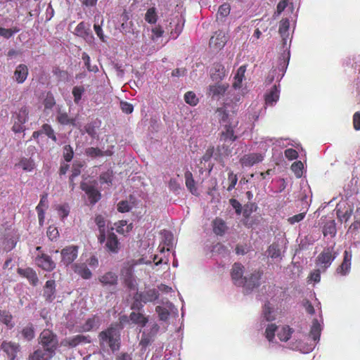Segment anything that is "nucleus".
Masks as SVG:
<instances>
[{
	"label": "nucleus",
	"instance_id": "obj_1",
	"mask_svg": "<svg viewBox=\"0 0 360 360\" xmlns=\"http://www.w3.org/2000/svg\"><path fill=\"white\" fill-rule=\"evenodd\" d=\"M99 345L103 351L109 349L112 352L120 349V333L116 327L110 326L98 335Z\"/></svg>",
	"mask_w": 360,
	"mask_h": 360
},
{
	"label": "nucleus",
	"instance_id": "obj_2",
	"mask_svg": "<svg viewBox=\"0 0 360 360\" xmlns=\"http://www.w3.org/2000/svg\"><path fill=\"white\" fill-rule=\"evenodd\" d=\"M159 297V292L157 289H148L142 292H137L133 297V303L131 304V309L141 310L143 304L148 302H154Z\"/></svg>",
	"mask_w": 360,
	"mask_h": 360
},
{
	"label": "nucleus",
	"instance_id": "obj_3",
	"mask_svg": "<svg viewBox=\"0 0 360 360\" xmlns=\"http://www.w3.org/2000/svg\"><path fill=\"white\" fill-rule=\"evenodd\" d=\"M39 344L41 348L56 354L58 347V340L57 335L51 330L45 329L39 335Z\"/></svg>",
	"mask_w": 360,
	"mask_h": 360
},
{
	"label": "nucleus",
	"instance_id": "obj_4",
	"mask_svg": "<svg viewBox=\"0 0 360 360\" xmlns=\"http://www.w3.org/2000/svg\"><path fill=\"white\" fill-rule=\"evenodd\" d=\"M337 253L334 251L333 247L326 248L317 257V264L326 269L336 258Z\"/></svg>",
	"mask_w": 360,
	"mask_h": 360
},
{
	"label": "nucleus",
	"instance_id": "obj_5",
	"mask_svg": "<svg viewBox=\"0 0 360 360\" xmlns=\"http://www.w3.org/2000/svg\"><path fill=\"white\" fill-rule=\"evenodd\" d=\"M28 110L26 107H22L14 117V123L12 127L15 133H20L25 129L24 124L28 120Z\"/></svg>",
	"mask_w": 360,
	"mask_h": 360
},
{
	"label": "nucleus",
	"instance_id": "obj_6",
	"mask_svg": "<svg viewBox=\"0 0 360 360\" xmlns=\"http://www.w3.org/2000/svg\"><path fill=\"white\" fill-rule=\"evenodd\" d=\"M74 34L84 39L89 44L93 43L94 40L90 25L84 22H81L77 25Z\"/></svg>",
	"mask_w": 360,
	"mask_h": 360
},
{
	"label": "nucleus",
	"instance_id": "obj_7",
	"mask_svg": "<svg viewBox=\"0 0 360 360\" xmlns=\"http://www.w3.org/2000/svg\"><path fill=\"white\" fill-rule=\"evenodd\" d=\"M260 278L261 274L255 271L250 275L244 276V282L241 286L244 288L246 292H248L259 285Z\"/></svg>",
	"mask_w": 360,
	"mask_h": 360
},
{
	"label": "nucleus",
	"instance_id": "obj_8",
	"mask_svg": "<svg viewBox=\"0 0 360 360\" xmlns=\"http://www.w3.org/2000/svg\"><path fill=\"white\" fill-rule=\"evenodd\" d=\"M62 256V262L68 266L72 264L77 257L78 247L70 245L63 248L60 252Z\"/></svg>",
	"mask_w": 360,
	"mask_h": 360
},
{
	"label": "nucleus",
	"instance_id": "obj_9",
	"mask_svg": "<svg viewBox=\"0 0 360 360\" xmlns=\"http://www.w3.org/2000/svg\"><path fill=\"white\" fill-rule=\"evenodd\" d=\"M104 243V247L108 252L116 254L119 252L120 249V243L114 233L108 232L107 236H105Z\"/></svg>",
	"mask_w": 360,
	"mask_h": 360
},
{
	"label": "nucleus",
	"instance_id": "obj_10",
	"mask_svg": "<svg viewBox=\"0 0 360 360\" xmlns=\"http://www.w3.org/2000/svg\"><path fill=\"white\" fill-rule=\"evenodd\" d=\"M352 252L351 250H346L344 252V258L342 264L337 268V274L341 276L347 275L351 269Z\"/></svg>",
	"mask_w": 360,
	"mask_h": 360
},
{
	"label": "nucleus",
	"instance_id": "obj_11",
	"mask_svg": "<svg viewBox=\"0 0 360 360\" xmlns=\"http://www.w3.org/2000/svg\"><path fill=\"white\" fill-rule=\"evenodd\" d=\"M237 110L238 108H236V103H234L233 105H231L230 103H226L224 108L217 109V112L219 120L224 122H226L230 121L231 117L232 116V115L230 114V112L231 111L233 115Z\"/></svg>",
	"mask_w": 360,
	"mask_h": 360
},
{
	"label": "nucleus",
	"instance_id": "obj_12",
	"mask_svg": "<svg viewBox=\"0 0 360 360\" xmlns=\"http://www.w3.org/2000/svg\"><path fill=\"white\" fill-rule=\"evenodd\" d=\"M81 189L87 194L90 200L91 203L95 204L101 198V193L97 189L92 185H89L87 183L82 182L80 185Z\"/></svg>",
	"mask_w": 360,
	"mask_h": 360
},
{
	"label": "nucleus",
	"instance_id": "obj_13",
	"mask_svg": "<svg viewBox=\"0 0 360 360\" xmlns=\"http://www.w3.org/2000/svg\"><path fill=\"white\" fill-rule=\"evenodd\" d=\"M174 309V304L167 301L163 306L158 305L155 307V311L158 314L159 319L162 321H167L169 319V314Z\"/></svg>",
	"mask_w": 360,
	"mask_h": 360
},
{
	"label": "nucleus",
	"instance_id": "obj_14",
	"mask_svg": "<svg viewBox=\"0 0 360 360\" xmlns=\"http://www.w3.org/2000/svg\"><path fill=\"white\" fill-rule=\"evenodd\" d=\"M55 354L52 352L40 347L29 355L28 360H51Z\"/></svg>",
	"mask_w": 360,
	"mask_h": 360
},
{
	"label": "nucleus",
	"instance_id": "obj_15",
	"mask_svg": "<svg viewBox=\"0 0 360 360\" xmlns=\"http://www.w3.org/2000/svg\"><path fill=\"white\" fill-rule=\"evenodd\" d=\"M227 41V37L222 31H218L210 39V46L221 49Z\"/></svg>",
	"mask_w": 360,
	"mask_h": 360
},
{
	"label": "nucleus",
	"instance_id": "obj_16",
	"mask_svg": "<svg viewBox=\"0 0 360 360\" xmlns=\"http://www.w3.org/2000/svg\"><path fill=\"white\" fill-rule=\"evenodd\" d=\"M35 262L39 267L46 271H51L56 267V264L52 259L45 254L37 257Z\"/></svg>",
	"mask_w": 360,
	"mask_h": 360
},
{
	"label": "nucleus",
	"instance_id": "obj_17",
	"mask_svg": "<svg viewBox=\"0 0 360 360\" xmlns=\"http://www.w3.org/2000/svg\"><path fill=\"white\" fill-rule=\"evenodd\" d=\"M48 208V195L44 194L41 195L39 203L36 207L38 214L39 224L40 226L44 224L45 218V210Z\"/></svg>",
	"mask_w": 360,
	"mask_h": 360
},
{
	"label": "nucleus",
	"instance_id": "obj_18",
	"mask_svg": "<svg viewBox=\"0 0 360 360\" xmlns=\"http://www.w3.org/2000/svg\"><path fill=\"white\" fill-rule=\"evenodd\" d=\"M243 266L239 263H235L233 265L231 271V277L236 285L240 286L244 282Z\"/></svg>",
	"mask_w": 360,
	"mask_h": 360
},
{
	"label": "nucleus",
	"instance_id": "obj_19",
	"mask_svg": "<svg viewBox=\"0 0 360 360\" xmlns=\"http://www.w3.org/2000/svg\"><path fill=\"white\" fill-rule=\"evenodd\" d=\"M98 281L103 286L114 287L117 284L118 277L115 273L108 271L99 276Z\"/></svg>",
	"mask_w": 360,
	"mask_h": 360
},
{
	"label": "nucleus",
	"instance_id": "obj_20",
	"mask_svg": "<svg viewBox=\"0 0 360 360\" xmlns=\"http://www.w3.org/2000/svg\"><path fill=\"white\" fill-rule=\"evenodd\" d=\"M264 157L260 153H250L245 155L240 159V163L245 167H251L255 164L262 162Z\"/></svg>",
	"mask_w": 360,
	"mask_h": 360
},
{
	"label": "nucleus",
	"instance_id": "obj_21",
	"mask_svg": "<svg viewBox=\"0 0 360 360\" xmlns=\"http://www.w3.org/2000/svg\"><path fill=\"white\" fill-rule=\"evenodd\" d=\"M226 75L224 66L220 63L214 64L211 70V78L213 81L219 82L221 81Z\"/></svg>",
	"mask_w": 360,
	"mask_h": 360
},
{
	"label": "nucleus",
	"instance_id": "obj_22",
	"mask_svg": "<svg viewBox=\"0 0 360 360\" xmlns=\"http://www.w3.org/2000/svg\"><path fill=\"white\" fill-rule=\"evenodd\" d=\"M27 75V66L24 64H20L14 71L13 78L18 84H22L26 80Z\"/></svg>",
	"mask_w": 360,
	"mask_h": 360
},
{
	"label": "nucleus",
	"instance_id": "obj_23",
	"mask_svg": "<svg viewBox=\"0 0 360 360\" xmlns=\"http://www.w3.org/2000/svg\"><path fill=\"white\" fill-rule=\"evenodd\" d=\"M237 124V122L234 124V127ZM237 139V136L234 134L233 126L232 123L225 125V131H223L221 134V141L224 142L231 141L233 142Z\"/></svg>",
	"mask_w": 360,
	"mask_h": 360
},
{
	"label": "nucleus",
	"instance_id": "obj_24",
	"mask_svg": "<svg viewBox=\"0 0 360 360\" xmlns=\"http://www.w3.org/2000/svg\"><path fill=\"white\" fill-rule=\"evenodd\" d=\"M55 281L53 280L47 281L44 290V297L46 300L51 302L55 298Z\"/></svg>",
	"mask_w": 360,
	"mask_h": 360
},
{
	"label": "nucleus",
	"instance_id": "obj_25",
	"mask_svg": "<svg viewBox=\"0 0 360 360\" xmlns=\"http://www.w3.org/2000/svg\"><path fill=\"white\" fill-rule=\"evenodd\" d=\"M95 222L98 228L99 235L98 236V240L101 244L104 243L105 240V221L103 217L98 215L95 218Z\"/></svg>",
	"mask_w": 360,
	"mask_h": 360
},
{
	"label": "nucleus",
	"instance_id": "obj_26",
	"mask_svg": "<svg viewBox=\"0 0 360 360\" xmlns=\"http://www.w3.org/2000/svg\"><path fill=\"white\" fill-rule=\"evenodd\" d=\"M18 271L19 274L26 277L32 285H37V284L38 283V277L37 276L36 272L32 269H18Z\"/></svg>",
	"mask_w": 360,
	"mask_h": 360
},
{
	"label": "nucleus",
	"instance_id": "obj_27",
	"mask_svg": "<svg viewBox=\"0 0 360 360\" xmlns=\"http://www.w3.org/2000/svg\"><path fill=\"white\" fill-rule=\"evenodd\" d=\"M228 86V84H219V82H217V84L214 85H210L208 92L209 95L212 97L223 96Z\"/></svg>",
	"mask_w": 360,
	"mask_h": 360
},
{
	"label": "nucleus",
	"instance_id": "obj_28",
	"mask_svg": "<svg viewBox=\"0 0 360 360\" xmlns=\"http://www.w3.org/2000/svg\"><path fill=\"white\" fill-rule=\"evenodd\" d=\"M74 271L84 279H89L92 273L85 264H75L73 266Z\"/></svg>",
	"mask_w": 360,
	"mask_h": 360
},
{
	"label": "nucleus",
	"instance_id": "obj_29",
	"mask_svg": "<svg viewBox=\"0 0 360 360\" xmlns=\"http://www.w3.org/2000/svg\"><path fill=\"white\" fill-rule=\"evenodd\" d=\"M213 231L218 236H223L228 229V227L224 220L216 218L212 221Z\"/></svg>",
	"mask_w": 360,
	"mask_h": 360
},
{
	"label": "nucleus",
	"instance_id": "obj_30",
	"mask_svg": "<svg viewBox=\"0 0 360 360\" xmlns=\"http://www.w3.org/2000/svg\"><path fill=\"white\" fill-rule=\"evenodd\" d=\"M161 234H162V240L164 245L162 248H160V252H163L165 250V248H167V251H169L170 248H172L173 247V240H174L173 235L171 232H169L168 231H165V230L163 231Z\"/></svg>",
	"mask_w": 360,
	"mask_h": 360
},
{
	"label": "nucleus",
	"instance_id": "obj_31",
	"mask_svg": "<svg viewBox=\"0 0 360 360\" xmlns=\"http://www.w3.org/2000/svg\"><path fill=\"white\" fill-rule=\"evenodd\" d=\"M91 338L89 335H77L70 338L68 340V345L70 347H76L82 343H90Z\"/></svg>",
	"mask_w": 360,
	"mask_h": 360
},
{
	"label": "nucleus",
	"instance_id": "obj_32",
	"mask_svg": "<svg viewBox=\"0 0 360 360\" xmlns=\"http://www.w3.org/2000/svg\"><path fill=\"white\" fill-rule=\"evenodd\" d=\"M279 93L280 91L276 86L274 85L271 91L266 94L265 96L266 103L270 105H273L279 98Z\"/></svg>",
	"mask_w": 360,
	"mask_h": 360
},
{
	"label": "nucleus",
	"instance_id": "obj_33",
	"mask_svg": "<svg viewBox=\"0 0 360 360\" xmlns=\"http://www.w3.org/2000/svg\"><path fill=\"white\" fill-rule=\"evenodd\" d=\"M130 320L135 324L144 327L148 321V319L143 314L133 311L129 315Z\"/></svg>",
	"mask_w": 360,
	"mask_h": 360
},
{
	"label": "nucleus",
	"instance_id": "obj_34",
	"mask_svg": "<svg viewBox=\"0 0 360 360\" xmlns=\"http://www.w3.org/2000/svg\"><path fill=\"white\" fill-rule=\"evenodd\" d=\"M290 26V22L288 19L282 20L279 25V33L283 38V44H286L287 39L288 37V29Z\"/></svg>",
	"mask_w": 360,
	"mask_h": 360
},
{
	"label": "nucleus",
	"instance_id": "obj_35",
	"mask_svg": "<svg viewBox=\"0 0 360 360\" xmlns=\"http://www.w3.org/2000/svg\"><path fill=\"white\" fill-rule=\"evenodd\" d=\"M18 345L12 342H4L1 349L10 356L14 358L18 350Z\"/></svg>",
	"mask_w": 360,
	"mask_h": 360
},
{
	"label": "nucleus",
	"instance_id": "obj_36",
	"mask_svg": "<svg viewBox=\"0 0 360 360\" xmlns=\"http://www.w3.org/2000/svg\"><path fill=\"white\" fill-rule=\"evenodd\" d=\"M154 340V338H153L150 334H147L146 331H143L141 335V339L139 342V346H141V351L144 352L146 350V348L148 345H150Z\"/></svg>",
	"mask_w": 360,
	"mask_h": 360
},
{
	"label": "nucleus",
	"instance_id": "obj_37",
	"mask_svg": "<svg viewBox=\"0 0 360 360\" xmlns=\"http://www.w3.org/2000/svg\"><path fill=\"white\" fill-rule=\"evenodd\" d=\"M245 66H240L234 77V82L233 83V86L235 89H239L241 86V83L244 77V74L245 72Z\"/></svg>",
	"mask_w": 360,
	"mask_h": 360
},
{
	"label": "nucleus",
	"instance_id": "obj_38",
	"mask_svg": "<svg viewBox=\"0 0 360 360\" xmlns=\"http://www.w3.org/2000/svg\"><path fill=\"white\" fill-rule=\"evenodd\" d=\"M321 325L319 323L317 320H314L312 323V326L310 331V336L314 341L319 340L321 335Z\"/></svg>",
	"mask_w": 360,
	"mask_h": 360
},
{
	"label": "nucleus",
	"instance_id": "obj_39",
	"mask_svg": "<svg viewBox=\"0 0 360 360\" xmlns=\"http://www.w3.org/2000/svg\"><path fill=\"white\" fill-rule=\"evenodd\" d=\"M18 165L26 172H31L35 167V164L31 158H22Z\"/></svg>",
	"mask_w": 360,
	"mask_h": 360
},
{
	"label": "nucleus",
	"instance_id": "obj_40",
	"mask_svg": "<svg viewBox=\"0 0 360 360\" xmlns=\"http://www.w3.org/2000/svg\"><path fill=\"white\" fill-rule=\"evenodd\" d=\"M12 315L6 311H0V321L6 325L9 328L14 326V323L12 321Z\"/></svg>",
	"mask_w": 360,
	"mask_h": 360
},
{
	"label": "nucleus",
	"instance_id": "obj_41",
	"mask_svg": "<svg viewBox=\"0 0 360 360\" xmlns=\"http://www.w3.org/2000/svg\"><path fill=\"white\" fill-rule=\"evenodd\" d=\"M16 245V240L13 236H8L2 242V247L6 252L11 251L15 248Z\"/></svg>",
	"mask_w": 360,
	"mask_h": 360
},
{
	"label": "nucleus",
	"instance_id": "obj_42",
	"mask_svg": "<svg viewBox=\"0 0 360 360\" xmlns=\"http://www.w3.org/2000/svg\"><path fill=\"white\" fill-rule=\"evenodd\" d=\"M57 120L61 124L75 125V120L69 118L68 114L65 112H59L57 116Z\"/></svg>",
	"mask_w": 360,
	"mask_h": 360
},
{
	"label": "nucleus",
	"instance_id": "obj_43",
	"mask_svg": "<svg viewBox=\"0 0 360 360\" xmlns=\"http://www.w3.org/2000/svg\"><path fill=\"white\" fill-rule=\"evenodd\" d=\"M262 316L266 321H269L275 319L274 311L271 309L269 303H266L262 311Z\"/></svg>",
	"mask_w": 360,
	"mask_h": 360
},
{
	"label": "nucleus",
	"instance_id": "obj_44",
	"mask_svg": "<svg viewBox=\"0 0 360 360\" xmlns=\"http://www.w3.org/2000/svg\"><path fill=\"white\" fill-rule=\"evenodd\" d=\"M185 179L186 187L190 190L192 193H195L196 188L195 186V181L193 178L192 173L189 171L185 173Z\"/></svg>",
	"mask_w": 360,
	"mask_h": 360
},
{
	"label": "nucleus",
	"instance_id": "obj_45",
	"mask_svg": "<svg viewBox=\"0 0 360 360\" xmlns=\"http://www.w3.org/2000/svg\"><path fill=\"white\" fill-rule=\"evenodd\" d=\"M291 333L292 329L288 326H284L278 332L277 335L281 341L286 342L290 339Z\"/></svg>",
	"mask_w": 360,
	"mask_h": 360
},
{
	"label": "nucleus",
	"instance_id": "obj_46",
	"mask_svg": "<svg viewBox=\"0 0 360 360\" xmlns=\"http://www.w3.org/2000/svg\"><path fill=\"white\" fill-rule=\"evenodd\" d=\"M268 256L273 259H276L281 256V250L278 248V245L273 243L271 245L267 250Z\"/></svg>",
	"mask_w": 360,
	"mask_h": 360
},
{
	"label": "nucleus",
	"instance_id": "obj_47",
	"mask_svg": "<svg viewBox=\"0 0 360 360\" xmlns=\"http://www.w3.org/2000/svg\"><path fill=\"white\" fill-rule=\"evenodd\" d=\"M85 89L82 86H76L72 89V95L74 96V101L78 104L82 98V94L84 93Z\"/></svg>",
	"mask_w": 360,
	"mask_h": 360
},
{
	"label": "nucleus",
	"instance_id": "obj_48",
	"mask_svg": "<svg viewBox=\"0 0 360 360\" xmlns=\"http://www.w3.org/2000/svg\"><path fill=\"white\" fill-rule=\"evenodd\" d=\"M145 20L150 24H154L157 21L156 10L154 7L150 8L145 15Z\"/></svg>",
	"mask_w": 360,
	"mask_h": 360
},
{
	"label": "nucleus",
	"instance_id": "obj_49",
	"mask_svg": "<svg viewBox=\"0 0 360 360\" xmlns=\"http://www.w3.org/2000/svg\"><path fill=\"white\" fill-rule=\"evenodd\" d=\"M303 167L304 166L301 161L295 162L291 165V169L297 178H300L302 176Z\"/></svg>",
	"mask_w": 360,
	"mask_h": 360
},
{
	"label": "nucleus",
	"instance_id": "obj_50",
	"mask_svg": "<svg viewBox=\"0 0 360 360\" xmlns=\"http://www.w3.org/2000/svg\"><path fill=\"white\" fill-rule=\"evenodd\" d=\"M324 236L330 235L331 237H334L336 234V228L335 224L333 221L327 223L323 228Z\"/></svg>",
	"mask_w": 360,
	"mask_h": 360
},
{
	"label": "nucleus",
	"instance_id": "obj_51",
	"mask_svg": "<svg viewBox=\"0 0 360 360\" xmlns=\"http://www.w3.org/2000/svg\"><path fill=\"white\" fill-rule=\"evenodd\" d=\"M19 29L17 27H13L11 29H6L4 27H0V36L4 37L6 39L11 38L15 33L19 32Z\"/></svg>",
	"mask_w": 360,
	"mask_h": 360
},
{
	"label": "nucleus",
	"instance_id": "obj_52",
	"mask_svg": "<svg viewBox=\"0 0 360 360\" xmlns=\"http://www.w3.org/2000/svg\"><path fill=\"white\" fill-rule=\"evenodd\" d=\"M184 100L188 104L193 106L196 105L197 103H198V98H197L196 95L192 91H188L185 94Z\"/></svg>",
	"mask_w": 360,
	"mask_h": 360
},
{
	"label": "nucleus",
	"instance_id": "obj_53",
	"mask_svg": "<svg viewBox=\"0 0 360 360\" xmlns=\"http://www.w3.org/2000/svg\"><path fill=\"white\" fill-rule=\"evenodd\" d=\"M41 133H44L46 136H48L53 141L56 142L57 141L56 136V135L54 134V131H53V129H52V127L49 124H44L42 126V129H41Z\"/></svg>",
	"mask_w": 360,
	"mask_h": 360
},
{
	"label": "nucleus",
	"instance_id": "obj_54",
	"mask_svg": "<svg viewBox=\"0 0 360 360\" xmlns=\"http://www.w3.org/2000/svg\"><path fill=\"white\" fill-rule=\"evenodd\" d=\"M276 329H277V326L275 324L271 323V324L268 325V326L266 329V331H265V335H266V339L269 342L272 341V340L274 339Z\"/></svg>",
	"mask_w": 360,
	"mask_h": 360
},
{
	"label": "nucleus",
	"instance_id": "obj_55",
	"mask_svg": "<svg viewBox=\"0 0 360 360\" xmlns=\"http://www.w3.org/2000/svg\"><path fill=\"white\" fill-rule=\"evenodd\" d=\"M74 152L70 145H66L63 148V158L65 161L70 162L73 158Z\"/></svg>",
	"mask_w": 360,
	"mask_h": 360
},
{
	"label": "nucleus",
	"instance_id": "obj_56",
	"mask_svg": "<svg viewBox=\"0 0 360 360\" xmlns=\"http://www.w3.org/2000/svg\"><path fill=\"white\" fill-rule=\"evenodd\" d=\"M22 336L27 340H32L34 336V329L32 326L25 327L22 330Z\"/></svg>",
	"mask_w": 360,
	"mask_h": 360
},
{
	"label": "nucleus",
	"instance_id": "obj_57",
	"mask_svg": "<svg viewBox=\"0 0 360 360\" xmlns=\"http://www.w3.org/2000/svg\"><path fill=\"white\" fill-rule=\"evenodd\" d=\"M86 154L88 156L94 158L98 156H103V152L98 148L90 147L86 149Z\"/></svg>",
	"mask_w": 360,
	"mask_h": 360
},
{
	"label": "nucleus",
	"instance_id": "obj_58",
	"mask_svg": "<svg viewBox=\"0 0 360 360\" xmlns=\"http://www.w3.org/2000/svg\"><path fill=\"white\" fill-rule=\"evenodd\" d=\"M131 209V207L128 201L122 200L117 205V210L120 212H127Z\"/></svg>",
	"mask_w": 360,
	"mask_h": 360
},
{
	"label": "nucleus",
	"instance_id": "obj_59",
	"mask_svg": "<svg viewBox=\"0 0 360 360\" xmlns=\"http://www.w3.org/2000/svg\"><path fill=\"white\" fill-rule=\"evenodd\" d=\"M58 231L56 227L49 226L47 230V236L51 240H56L58 236Z\"/></svg>",
	"mask_w": 360,
	"mask_h": 360
},
{
	"label": "nucleus",
	"instance_id": "obj_60",
	"mask_svg": "<svg viewBox=\"0 0 360 360\" xmlns=\"http://www.w3.org/2000/svg\"><path fill=\"white\" fill-rule=\"evenodd\" d=\"M120 108L122 109V112L126 114H130L134 110V107L132 104L126 101L120 102Z\"/></svg>",
	"mask_w": 360,
	"mask_h": 360
},
{
	"label": "nucleus",
	"instance_id": "obj_61",
	"mask_svg": "<svg viewBox=\"0 0 360 360\" xmlns=\"http://www.w3.org/2000/svg\"><path fill=\"white\" fill-rule=\"evenodd\" d=\"M230 6L227 4H222L219 6L218 10V15H221V17H226L230 13Z\"/></svg>",
	"mask_w": 360,
	"mask_h": 360
},
{
	"label": "nucleus",
	"instance_id": "obj_62",
	"mask_svg": "<svg viewBox=\"0 0 360 360\" xmlns=\"http://www.w3.org/2000/svg\"><path fill=\"white\" fill-rule=\"evenodd\" d=\"M228 179L230 181V185L229 186L227 190L230 191L235 187L238 181V177L233 173V172H230L229 173Z\"/></svg>",
	"mask_w": 360,
	"mask_h": 360
},
{
	"label": "nucleus",
	"instance_id": "obj_63",
	"mask_svg": "<svg viewBox=\"0 0 360 360\" xmlns=\"http://www.w3.org/2000/svg\"><path fill=\"white\" fill-rule=\"evenodd\" d=\"M304 217H305V213L302 212L298 214L294 215L291 217H289L288 219V221L290 224H294L295 223H297V222L302 221L304 218Z\"/></svg>",
	"mask_w": 360,
	"mask_h": 360
},
{
	"label": "nucleus",
	"instance_id": "obj_64",
	"mask_svg": "<svg viewBox=\"0 0 360 360\" xmlns=\"http://www.w3.org/2000/svg\"><path fill=\"white\" fill-rule=\"evenodd\" d=\"M285 156L288 160H292L298 157V153L295 150L292 148H288L285 150Z\"/></svg>",
	"mask_w": 360,
	"mask_h": 360
}]
</instances>
